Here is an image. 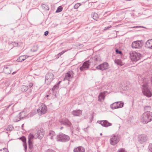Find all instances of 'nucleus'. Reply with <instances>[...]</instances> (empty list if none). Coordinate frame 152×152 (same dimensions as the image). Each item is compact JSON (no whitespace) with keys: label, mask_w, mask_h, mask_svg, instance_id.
Here are the masks:
<instances>
[{"label":"nucleus","mask_w":152,"mask_h":152,"mask_svg":"<svg viewBox=\"0 0 152 152\" xmlns=\"http://www.w3.org/2000/svg\"><path fill=\"white\" fill-rule=\"evenodd\" d=\"M141 121L144 124H147L152 121V112H145L141 116Z\"/></svg>","instance_id":"1"},{"label":"nucleus","mask_w":152,"mask_h":152,"mask_svg":"<svg viewBox=\"0 0 152 152\" xmlns=\"http://www.w3.org/2000/svg\"><path fill=\"white\" fill-rule=\"evenodd\" d=\"M70 139L69 136L63 133H60L57 136V141L63 142L69 141Z\"/></svg>","instance_id":"2"},{"label":"nucleus","mask_w":152,"mask_h":152,"mask_svg":"<svg viewBox=\"0 0 152 152\" xmlns=\"http://www.w3.org/2000/svg\"><path fill=\"white\" fill-rule=\"evenodd\" d=\"M142 92L143 94L148 97H151L152 95V93L148 88L147 84H143L142 86Z\"/></svg>","instance_id":"3"},{"label":"nucleus","mask_w":152,"mask_h":152,"mask_svg":"<svg viewBox=\"0 0 152 152\" xmlns=\"http://www.w3.org/2000/svg\"><path fill=\"white\" fill-rule=\"evenodd\" d=\"M141 57V55L136 52L132 53L130 54V58L132 61L136 62L139 60Z\"/></svg>","instance_id":"4"},{"label":"nucleus","mask_w":152,"mask_h":152,"mask_svg":"<svg viewBox=\"0 0 152 152\" xmlns=\"http://www.w3.org/2000/svg\"><path fill=\"white\" fill-rule=\"evenodd\" d=\"M54 75L51 72H48L45 76V82L47 85L50 83L53 79Z\"/></svg>","instance_id":"5"},{"label":"nucleus","mask_w":152,"mask_h":152,"mask_svg":"<svg viewBox=\"0 0 152 152\" xmlns=\"http://www.w3.org/2000/svg\"><path fill=\"white\" fill-rule=\"evenodd\" d=\"M119 140V136L118 135L114 134L110 139V143L111 145H114L116 144Z\"/></svg>","instance_id":"6"},{"label":"nucleus","mask_w":152,"mask_h":152,"mask_svg":"<svg viewBox=\"0 0 152 152\" xmlns=\"http://www.w3.org/2000/svg\"><path fill=\"white\" fill-rule=\"evenodd\" d=\"M74 74V73L72 71H69L65 74L64 80H67L68 81V83H69L73 77Z\"/></svg>","instance_id":"7"},{"label":"nucleus","mask_w":152,"mask_h":152,"mask_svg":"<svg viewBox=\"0 0 152 152\" xmlns=\"http://www.w3.org/2000/svg\"><path fill=\"white\" fill-rule=\"evenodd\" d=\"M91 61V60L86 61L84 62L82 66L80 68V71H83L87 70L90 65Z\"/></svg>","instance_id":"8"},{"label":"nucleus","mask_w":152,"mask_h":152,"mask_svg":"<svg viewBox=\"0 0 152 152\" xmlns=\"http://www.w3.org/2000/svg\"><path fill=\"white\" fill-rule=\"evenodd\" d=\"M109 64L106 62H104L96 66V69L103 71L108 69Z\"/></svg>","instance_id":"9"},{"label":"nucleus","mask_w":152,"mask_h":152,"mask_svg":"<svg viewBox=\"0 0 152 152\" xmlns=\"http://www.w3.org/2000/svg\"><path fill=\"white\" fill-rule=\"evenodd\" d=\"M44 134V130L40 129V130H38L34 134V137L35 138H38L40 139L43 137Z\"/></svg>","instance_id":"10"},{"label":"nucleus","mask_w":152,"mask_h":152,"mask_svg":"<svg viewBox=\"0 0 152 152\" xmlns=\"http://www.w3.org/2000/svg\"><path fill=\"white\" fill-rule=\"evenodd\" d=\"M132 46L133 48L140 49L142 46V45L140 41H137L133 42Z\"/></svg>","instance_id":"11"},{"label":"nucleus","mask_w":152,"mask_h":152,"mask_svg":"<svg viewBox=\"0 0 152 152\" xmlns=\"http://www.w3.org/2000/svg\"><path fill=\"white\" fill-rule=\"evenodd\" d=\"M97 122L101 124L102 126L106 127L112 125V124L110 123L107 120L98 121Z\"/></svg>","instance_id":"12"},{"label":"nucleus","mask_w":152,"mask_h":152,"mask_svg":"<svg viewBox=\"0 0 152 152\" xmlns=\"http://www.w3.org/2000/svg\"><path fill=\"white\" fill-rule=\"evenodd\" d=\"M82 113V110L79 109L73 110L71 112V114L75 116L80 117Z\"/></svg>","instance_id":"13"},{"label":"nucleus","mask_w":152,"mask_h":152,"mask_svg":"<svg viewBox=\"0 0 152 152\" xmlns=\"http://www.w3.org/2000/svg\"><path fill=\"white\" fill-rule=\"evenodd\" d=\"M61 124L64 125H67L70 126L71 124V122L67 118H64L61 119L59 120Z\"/></svg>","instance_id":"14"},{"label":"nucleus","mask_w":152,"mask_h":152,"mask_svg":"<svg viewBox=\"0 0 152 152\" xmlns=\"http://www.w3.org/2000/svg\"><path fill=\"white\" fill-rule=\"evenodd\" d=\"M139 141L140 143H142L146 142L148 140V138L145 134H141L139 137Z\"/></svg>","instance_id":"15"},{"label":"nucleus","mask_w":152,"mask_h":152,"mask_svg":"<svg viewBox=\"0 0 152 152\" xmlns=\"http://www.w3.org/2000/svg\"><path fill=\"white\" fill-rule=\"evenodd\" d=\"M24 114H25L24 112H22L20 113L19 114V116H16L14 118V121L15 122H17L20 121L21 119L23 118H24V117L25 116V115H23Z\"/></svg>","instance_id":"16"},{"label":"nucleus","mask_w":152,"mask_h":152,"mask_svg":"<svg viewBox=\"0 0 152 152\" xmlns=\"http://www.w3.org/2000/svg\"><path fill=\"white\" fill-rule=\"evenodd\" d=\"M107 93V91L101 92L98 96V100L101 102L102 100H104L105 96V94Z\"/></svg>","instance_id":"17"},{"label":"nucleus","mask_w":152,"mask_h":152,"mask_svg":"<svg viewBox=\"0 0 152 152\" xmlns=\"http://www.w3.org/2000/svg\"><path fill=\"white\" fill-rule=\"evenodd\" d=\"M93 59L94 65H96L98 64L101 61L100 57L98 56H96L94 57Z\"/></svg>","instance_id":"18"},{"label":"nucleus","mask_w":152,"mask_h":152,"mask_svg":"<svg viewBox=\"0 0 152 152\" xmlns=\"http://www.w3.org/2000/svg\"><path fill=\"white\" fill-rule=\"evenodd\" d=\"M145 46L147 48L152 49V39L148 40L145 43Z\"/></svg>","instance_id":"19"},{"label":"nucleus","mask_w":152,"mask_h":152,"mask_svg":"<svg viewBox=\"0 0 152 152\" xmlns=\"http://www.w3.org/2000/svg\"><path fill=\"white\" fill-rule=\"evenodd\" d=\"M74 152H85L84 148L82 146L78 147L77 148L74 149Z\"/></svg>","instance_id":"20"},{"label":"nucleus","mask_w":152,"mask_h":152,"mask_svg":"<svg viewBox=\"0 0 152 152\" xmlns=\"http://www.w3.org/2000/svg\"><path fill=\"white\" fill-rule=\"evenodd\" d=\"M40 108L41 109L42 114H45L47 111V107L44 104H42L40 106Z\"/></svg>","instance_id":"21"},{"label":"nucleus","mask_w":152,"mask_h":152,"mask_svg":"<svg viewBox=\"0 0 152 152\" xmlns=\"http://www.w3.org/2000/svg\"><path fill=\"white\" fill-rule=\"evenodd\" d=\"M28 57V56H21L17 59V61L18 62H21L25 60Z\"/></svg>","instance_id":"22"},{"label":"nucleus","mask_w":152,"mask_h":152,"mask_svg":"<svg viewBox=\"0 0 152 152\" xmlns=\"http://www.w3.org/2000/svg\"><path fill=\"white\" fill-rule=\"evenodd\" d=\"M3 72L6 74H9L11 72V71L10 70V68L8 67L5 66L3 70Z\"/></svg>","instance_id":"23"},{"label":"nucleus","mask_w":152,"mask_h":152,"mask_svg":"<svg viewBox=\"0 0 152 152\" xmlns=\"http://www.w3.org/2000/svg\"><path fill=\"white\" fill-rule=\"evenodd\" d=\"M91 15L93 18L94 20H96L99 18L98 14L95 12L92 13Z\"/></svg>","instance_id":"24"},{"label":"nucleus","mask_w":152,"mask_h":152,"mask_svg":"<svg viewBox=\"0 0 152 152\" xmlns=\"http://www.w3.org/2000/svg\"><path fill=\"white\" fill-rule=\"evenodd\" d=\"M118 103V102H116L111 104L110 105V108L113 110H114L115 109H117V104Z\"/></svg>","instance_id":"25"},{"label":"nucleus","mask_w":152,"mask_h":152,"mask_svg":"<svg viewBox=\"0 0 152 152\" xmlns=\"http://www.w3.org/2000/svg\"><path fill=\"white\" fill-rule=\"evenodd\" d=\"M55 136V133L53 131H50L49 132L48 136H50V138L52 140L53 139V137Z\"/></svg>","instance_id":"26"},{"label":"nucleus","mask_w":152,"mask_h":152,"mask_svg":"<svg viewBox=\"0 0 152 152\" xmlns=\"http://www.w3.org/2000/svg\"><path fill=\"white\" fill-rule=\"evenodd\" d=\"M117 109L122 107L124 105V103L122 102H117Z\"/></svg>","instance_id":"27"},{"label":"nucleus","mask_w":152,"mask_h":152,"mask_svg":"<svg viewBox=\"0 0 152 152\" xmlns=\"http://www.w3.org/2000/svg\"><path fill=\"white\" fill-rule=\"evenodd\" d=\"M21 90L22 91L25 92L28 89V87L25 85H23L21 88Z\"/></svg>","instance_id":"28"},{"label":"nucleus","mask_w":152,"mask_h":152,"mask_svg":"<svg viewBox=\"0 0 152 152\" xmlns=\"http://www.w3.org/2000/svg\"><path fill=\"white\" fill-rule=\"evenodd\" d=\"M28 143L29 149H30L31 151H33L34 149V148L33 147L32 142H30L29 141H28Z\"/></svg>","instance_id":"29"},{"label":"nucleus","mask_w":152,"mask_h":152,"mask_svg":"<svg viewBox=\"0 0 152 152\" xmlns=\"http://www.w3.org/2000/svg\"><path fill=\"white\" fill-rule=\"evenodd\" d=\"M13 129V127L12 125H9L5 130L7 131H11Z\"/></svg>","instance_id":"30"},{"label":"nucleus","mask_w":152,"mask_h":152,"mask_svg":"<svg viewBox=\"0 0 152 152\" xmlns=\"http://www.w3.org/2000/svg\"><path fill=\"white\" fill-rule=\"evenodd\" d=\"M34 137V136L31 133H30L28 136V141H29L30 142H32V140L33 139Z\"/></svg>","instance_id":"31"},{"label":"nucleus","mask_w":152,"mask_h":152,"mask_svg":"<svg viewBox=\"0 0 152 152\" xmlns=\"http://www.w3.org/2000/svg\"><path fill=\"white\" fill-rule=\"evenodd\" d=\"M144 110L145 112H151V107L150 106H146L144 107Z\"/></svg>","instance_id":"32"},{"label":"nucleus","mask_w":152,"mask_h":152,"mask_svg":"<svg viewBox=\"0 0 152 152\" xmlns=\"http://www.w3.org/2000/svg\"><path fill=\"white\" fill-rule=\"evenodd\" d=\"M62 7L61 6H60L58 7L56 12V13L62 11Z\"/></svg>","instance_id":"33"},{"label":"nucleus","mask_w":152,"mask_h":152,"mask_svg":"<svg viewBox=\"0 0 152 152\" xmlns=\"http://www.w3.org/2000/svg\"><path fill=\"white\" fill-rule=\"evenodd\" d=\"M38 49V47L37 46H34L31 49L32 51L35 52Z\"/></svg>","instance_id":"34"},{"label":"nucleus","mask_w":152,"mask_h":152,"mask_svg":"<svg viewBox=\"0 0 152 152\" xmlns=\"http://www.w3.org/2000/svg\"><path fill=\"white\" fill-rule=\"evenodd\" d=\"M20 139L21 140L23 143H26V139L25 137L23 136L20 137Z\"/></svg>","instance_id":"35"},{"label":"nucleus","mask_w":152,"mask_h":152,"mask_svg":"<svg viewBox=\"0 0 152 152\" xmlns=\"http://www.w3.org/2000/svg\"><path fill=\"white\" fill-rule=\"evenodd\" d=\"M37 113L39 115H41L43 114H42V113L41 112L42 110L40 108V106L39 107V108H38L37 110Z\"/></svg>","instance_id":"36"},{"label":"nucleus","mask_w":152,"mask_h":152,"mask_svg":"<svg viewBox=\"0 0 152 152\" xmlns=\"http://www.w3.org/2000/svg\"><path fill=\"white\" fill-rule=\"evenodd\" d=\"M81 4L77 3L76 4L74 7V8L75 9H77L79 6L81 5Z\"/></svg>","instance_id":"37"},{"label":"nucleus","mask_w":152,"mask_h":152,"mask_svg":"<svg viewBox=\"0 0 152 152\" xmlns=\"http://www.w3.org/2000/svg\"><path fill=\"white\" fill-rule=\"evenodd\" d=\"M149 152H152V144H150L148 147Z\"/></svg>","instance_id":"38"},{"label":"nucleus","mask_w":152,"mask_h":152,"mask_svg":"<svg viewBox=\"0 0 152 152\" xmlns=\"http://www.w3.org/2000/svg\"><path fill=\"white\" fill-rule=\"evenodd\" d=\"M66 50H65V51H62L61 52L59 53L58 55H57V56L58 57H57V58H58L59 57H60L62 55L63 53H64L65 52H66Z\"/></svg>","instance_id":"39"},{"label":"nucleus","mask_w":152,"mask_h":152,"mask_svg":"<svg viewBox=\"0 0 152 152\" xmlns=\"http://www.w3.org/2000/svg\"><path fill=\"white\" fill-rule=\"evenodd\" d=\"M115 62L117 64H118V65H121V62L120 60H116L115 61Z\"/></svg>","instance_id":"40"},{"label":"nucleus","mask_w":152,"mask_h":152,"mask_svg":"<svg viewBox=\"0 0 152 152\" xmlns=\"http://www.w3.org/2000/svg\"><path fill=\"white\" fill-rule=\"evenodd\" d=\"M23 145L24 148V150L25 152H26L27 149V145L26 143H23Z\"/></svg>","instance_id":"41"},{"label":"nucleus","mask_w":152,"mask_h":152,"mask_svg":"<svg viewBox=\"0 0 152 152\" xmlns=\"http://www.w3.org/2000/svg\"><path fill=\"white\" fill-rule=\"evenodd\" d=\"M117 152H127L124 149L121 148L119 149Z\"/></svg>","instance_id":"42"},{"label":"nucleus","mask_w":152,"mask_h":152,"mask_svg":"<svg viewBox=\"0 0 152 152\" xmlns=\"http://www.w3.org/2000/svg\"><path fill=\"white\" fill-rule=\"evenodd\" d=\"M58 88V86L57 85H55L52 88V91H54L56 89H57Z\"/></svg>","instance_id":"43"},{"label":"nucleus","mask_w":152,"mask_h":152,"mask_svg":"<svg viewBox=\"0 0 152 152\" xmlns=\"http://www.w3.org/2000/svg\"><path fill=\"white\" fill-rule=\"evenodd\" d=\"M116 53L117 54H121V51L119 50L118 49H116L115 50Z\"/></svg>","instance_id":"44"},{"label":"nucleus","mask_w":152,"mask_h":152,"mask_svg":"<svg viewBox=\"0 0 152 152\" xmlns=\"http://www.w3.org/2000/svg\"><path fill=\"white\" fill-rule=\"evenodd\" d=\"M45 152H56L55 151L51 149L47 150Z\"/></svg>","instance_id":"45"},{"label":"nucleus","mask_w":152,"mask_h":152,"mask_svg":"<svg viewBox=\"0 0 152 152\" xmlns=\"http://www.w3.org/2000/svg\"><path fill=\"white\" fill-rule=\"evenodd\" d=\"M3 151L4 152H9L8 150L6 148H4L3 149Z\"/></svg>","instance_id":"46"},{"label":"nucleus","mask_w":152,"mask_h":152,"mask_svg":"<svg viewBox=\"0 0 152 152\" xmlns=\"http://www.w3.org/2000/svg\"><path fill=\"white\" fill-rule=\"evenodd\" d=\"M28 86L29 87L31 88L33 86V84L32 83H30L29 84Z\"/></svg>","instance_id":"47"},{"label":"nucleus","mask_w":152,"mask_h":152,"mask_svg":"<svg viewBox=\"0 0 152 152\" xmlns=\"http://www.w3.org/2000/svg\"><path fill=\"white\" fill-rule=\"evenodd\" d=\"M49 32L48 31H47L45 32L44 35L45 36H47Z\"/></svg>","instance_id":"48"},{"label":"nucleus","mask_w":152,"mask_h":152,"mask_svg":"<svg viewBox=\"0 0 152 152\" xmlns=\"http://www.w3.org/2000/svg\"><path fill=\"white\" fill-rule=\"evenodd\" d=\"M111 26H107V27H106L104 29V30H107V29H108L109 28L111 27Z\"/></svg>","instance_id":"49"},{"label":"nucleus","mask_w":152,"mask_h":152,"mask_svg":"<svg viewBox=\"0 0 152 152\" xmlns=\"http://www.w3.org/2000/svg\"><path fill=\"white\" fill-rule=\"evenodd\" d=\"M12 104L9 105L7 107V109H8L10 106H11Z\"/></svg>","instance_id":"50"},{"label":"nucleus","mask_w":152,"mask_h":152,"mask_svg":"<svg viewBox=\"0 0 152 152\" xmlns=\"http://www.w3.org/2000/svg\"><path fill=\"white\" fill-rule=\"evenodd\" d=\"M46 6V10H49V8L47 6Z\"/></svg>","instance_id":"51"},{"label":"nucleus","mask_w":152,"mask_h":152,"mask_svg":"<svg viewBox=\"0 0 152 152\" xmlns=\"http://www.w3.org/2000/svg\"><path fill=\"white\" fill-rule=\"evenodd\" d=\"M16 72H13L12 73V75H14V74H15V73H16Z\"/></svg>","instance_id":"52"},{"label":"nucleus","mask_w":152,"mask_h":152,"mask_svg":"<svg viewBox=\"0 0 152 152\" xmlns=\"http://www.w3.org/2000/svg\"><path fill=\"white\" fill-rule=\"evenodd\" d=\"M0 152H3V149H1L0 150Z\"/></svg>","instance_id":"53"},{"label":"nucleus","mask_w":152,"mask_h":152,"mask_svg":"<svg viewBox=\"0 0 152 152\" xmlns=\"http://www.w3.org/2000/svg\"><path fill=\"white\" fill-rule=\"evenodd\" d=\"M139 27H140V26H134L133 27V28H138Z\"/></svg>","instance_id":"54"},{"label":"nucleus","mask_w":152,"mask_h":152,"mask_svg":"<svg viewBox=\"0 0 152 152\" xmlns=\"http://www.w3.org/2000/svg\"><path fill=\"white\" fill-rule=\"evenodd\" d=\"M61 82V81L59 82L58 83V84H57V85L58 86V85L60 84V82Z\"/></svg>","instance_id":"55"},{"label":"nucleus","mask_w":152,"mask_h":152,"mask_svg":"<svg viewBox=\"0 0 152 152\" xmlns=\"http://www.w3.org/2000/svg\"><path fill=\"white\" fill-rule=\"evenodd\" d=\"M23 125H24V124H23L22 125L21 127L22 128H23Z\"/></svg>","instance_id":"56"},{"label":"nucleus","mask_w":152,"mask_h":152,"mask_svg":"<svg viewBox=\"0 0 152 152\" xmlns=\"http://www.w3.org/2000/svg\"><path fill=\"white\" fill-rule=\"evenodd\" d=\"M88 127H89V126H88V127H87L86 128V129H84L85 131V130H86V129H87V128Z\"/></svg>","instance_id":"57"},{"label":"nucleus","mask_w":152,"mask_h":152,"mask_svg":"<svg viewBox=\"0 0 152 152\" xmlns=\"http://www.w3.org/2000/svg\"><path fill=\"white\" fill-rule=\"evenodd\" d=\"M100 135H102V133H101L100 134Z\"/></svg>","instance_id":"58"},{"label":"nucleus","mask_w":152,"mask_h":152,"mask_svg":"<svg viewBox=\"0 0 152 152\" xmlns=\"http://www.w3.org/2000/svg\"><path fill=\"white\" fill-rule=\"evenodd\" d=\"M31 91H31V90H30V93H31Z\"/></svg>","instance_id":"59"},{"label":"nucleus","mask_w":152,"mask_h":152,"mask_svg":"<svg viewBox=\"0 0 152 152\" xmlns=\"http://www.w3.org/2000/svg\"><path fill=\"white\" fill-rule=\"evenodd\" d=\"M48 96H49V95H47V97Z\"/></svg>","instance_id":"60"},{"label":"nucleus","mask_w":152,"mask_h":152,"mask_svg":"<svg viewBox=\"0 0 152 152\" xmlns=\"http://www.w3.org/2000/svg\"><path fill=\"white\" fill-rule=\"evenodd\" d=\"M93 70H95L96 69H92Z\"/></svg>","instance_id":"61"}]
</instances>
